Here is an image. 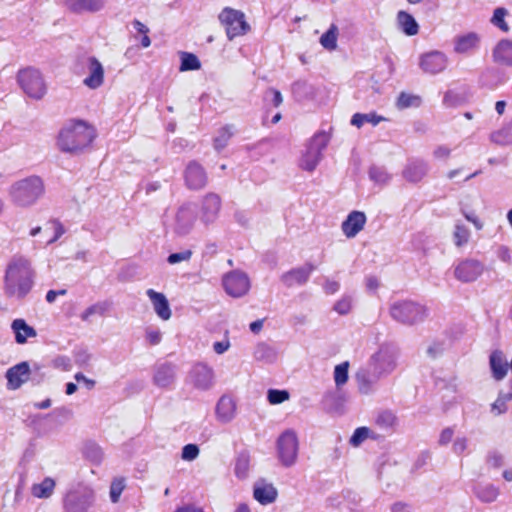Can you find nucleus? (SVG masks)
Instances as JSON below:
<instances>
[{"instance_id":"obj_29","label":"nucleus","mask_w":512,"mask_h":512,"mask_svg":"<svg viewBox=\"0 0 512 512\" xmlns=\"http://www.w3.org/2000/svg\"><path fill=\"white\" fill-rule=\"evenodd\" d=\"M64 3L75 13L97 12L104 6V0H64Z\"/></svg>"},{"instance_id":"obj_5","label":"nucleus","mask_w":512,"mask_h":512,"mask_svg":"<svg viewBox=\"0 0 512 512\" xmlns=\"http://www.w3.org/2000/svg\"><path fill=\"white\" fill-rule=\"evenodd\" d=\"M389 315L399 324L414 326L422 323L428 317V309L416 301L402 299L393 301L389 305Z\"/></svg>"},{"instance_id":"obj_19","label":"nucleus","mask_w":512,"mask_h":512,"mask_svg":"<svg viewBox=\"0 0 512 512\" xmlns=\"http://www.w3.org/2000/svg\"><path fill=\"white\" fill-rule=\"evenodd\" d=\"M31 368L28 362L23 361L9 368L6 372L8 387L18 389L30 380Z\"/></svg>"},{"instance_id":"obj_9","label":"nucleus","mask_w":512,"mask_h":512,"mask_svg":"<svg viewBox=\"0 0 512 512\" xmlns=\"http://www.w3.org/2000/svg\"><path fill=\"white\" fill-rule=\"evenodd\" d=\"M218 19L225 27L226 35L229 40L242 36L250 30V26L245 20V15L240 10L225 7L220 12Z\"/></svg>"},{"instance_id":"obj_37","label":"nucleus","mask_w":512,"mask_h":512,"mask_svg":"<svg viewBox=\"0 0 512 512\" xmlns=\"http://www.w3.org/2000/svg\"><path fill=\"white\" fill-rule=\"evenodd\" d=\"M55 485L56 483L52 478L46 477L41 483L33 484L31 493L34 497L47 499L53 494Z\"/></svg>"},{"instance_id":"obj_56","label":"nucleus","mask_w":512,"mask_h":512,"mask_svg":"<svg viewBox=\"0 0 512 512\" xmlns=\"http://www.w3.org/2000/svg\"><path fill=\"white\" fill-rule=\"evenodd\" d=\"M264 100L269 101L274 107H278L283 102L282 94L279 90L269 88L264 95Z\"/></svg>"},{"instance_id":"obj_57","label":"nucleus","mask_w":512,"mask_h":512,"mask_svg":"<svg viewBox=\"0 0 512 512\" xmlns=\"http://www.w3.org/2000/svg\"><path fill=\"white\" fill-rule=\"evenodd\" d=\"M351 309V297L344 296L334 305V310L340 315H346Z\"/></svg>"},{"instance_id":"obj_49","label":"nucleus","mask_w":512,"mask_h":512,"mask_svg":"<svg viewBox=\"0 0 512 512\" xmlns=\"http://www.w3.org/2000/svg\"><path fill=\"white\" fill-rule=\"evenodd\" d=\"M470 232L469 230L462 224L455 225V231L453 234L454 243L456 246L461 247L466 244L469 240Z\"/></svg>"},{"instance_id":"obj_30","label":"nucleus","mask_w":512,"mask_h":512,"mask_svg":"<svg viewBox=\"0 0 512 512\" xmlns=\"http://www.w3.org/2000/svg\"><path fill=\"white\" fill-rule=\"evenodd\" d=\"M11 329L15 334V341L17 344H24L27 342L28 338L37 336L36 330L21 318L12 321Z\"/></svg>"},{"instance_id":"obj_33","label":"nucleus","mask_w":512,"mask_h":512,"mask_svg":"<svg viewBox=\"0 0 512 512\" xmlns=\"http://www.w3.org/2000/svg\"><path fill=\"white\" fill-rule=\"evenodd\" d=\"M397 22L400 30L407 36H414L419 31V25L415 18L405 11H399Z\"/></svg>"},{"instance_id":"obj_51","label":"nucleus","mask_w":512,"mask_h":512,"mask_svg":"<svg viewBox=\"0 0 512 512\" xmlns=\"http://www.w3.org/2000/svg\"><path fill=\"white\" fill-rule=\"evenodd\" d=\"M289 392L287 390L269 389L267 392V399L270 404H280L289 399Z\"/></svg>"},{"instance_id":"obj_6","label":"nucleus","mask_w":512,"mask_h":512,"mask_svg":"<svg viewBox=\"0 0 512 512\" xmlns=\"http://www.w3.org/2000/svg\"><path fill=\"white\" fill-rule=\"evenodd\" d=\"M96 500L95 491L87 484L71 485L62 499L64 512H89Z\"/></svg>"},{"instance_id":"obj_36","label":"nucleus","mask_w":512,"mask_h":512,"mask_svg":"<svg viewBox=\"0 0 512 512\" xmlns=\"http://www.w3.org/2000/svg\"><path fill=\"white\" fill-rule=\"evenodd\" d=\"M254 358L264 363H273L277 358V352L268 343L260 342L255 347Z\"/></svg>"},{"instance_id":"obj_38","label":"nucleus","mask_w":512,"mask_h":512,"mask_svg":"<svg viewBox=\"0 0 512 512\" xmlns=\"http://www.w3.org/2000/svg\"><path fill=\"white\" fill-rule=\"evenodd\" d=\"M474 493L480 501L491 503L497 499L499 495V489L493 484H480L474 488Z\"/></svg>"},{"instance_id":"obj_4","label":"nucleus","mask_w":512,"mask_h":512,"mask_svg":"<svg viewBox=\"0 0 512 512\" xmlns=\"http://www.w3.org/2000/svg\"><path fill=\"white\" fill-rule=\"evenodd\" d=\"M71 69L78 76L87 74L83 84L90 89H98L104 83V68L95 56L87 53L77 54Z\"/></svg>"},{"instance_id":"obj_47","label":"nucleus","mask_w":512,"mask_h":512,"mask_svg":"<svg viewBox=\"0 0 512 512\" xmlns=\"http://www.w3.org/2000/svg\"><path fill=\"white\" fill-rule=\"evenodd\" d=\"M348 370H349V363L343 362L341 364H338L334 368V381L336 384V387L339 388L347 383L348 381Z\"/></svg>"},{"instance_id":"obj_3","label":"nucleus","mask_w":512,"mask_h":512,"mask_svg":"<svg viewBox=\"0 0 512 512\" xmlns=\"http://www.w3.org/2000/svg\"><path fill=\"white\" fill-rule=\"evenodd\" d=\"M44 193V183L39 176H29L10 186L9 195L12 202L20 207H28Z\"/></svg>"},{"instance_id":"obj_11","label":"nucleus","mask_w":512,"mask_h":512,"mask_svg":"<svg viewBox=\"0 0 512 512\" xmlns=\"http://www.w3.org/2000/svg\"><path fill=\"white\" fill-rule=\"evenodd\" d=\"M299 442L293 430H285L277 439V453L281 464L291 467L298 456Z\"/></svg>"},{"instance_id":"obj_10","label":"nucleus","mask_w":512,"mask_h":512,"mask_svg":"<svg viewBox=\"0 0 512 512\" xmlns=\"http://www.w3.org/2000/svg\"><path fill=\"white\" fill-rule=\"evenodd\" d=\"M398 349L392 343H383L378 350L371 355L368 363L384 376L394 371L397 365Z\"/></svg>"},{"instance_id":"obj_64","label":"nucleus","mask_w":512,"mask_h":512,"mask_svg":"<svg viewBox=\"0 0 512 512\" xmlns=\"http://www.w3.org/2000/svg\"><path fill=\"white\" fill-rule=\"evenodd\" d=\"M89 307H90L93 315L97 314V315L102 316L107 312V310L109 308V304L107 302H98Z\"/></svg>"},{"instance_id":"obj_59","label":"nucleus","mask_w":512,"mask_h":512,"mask_svg":"<svg viewBox=\"0 0 512 512\" xmlns=\"http://www.w3.org/2000/svg\"><path fill=\"white\" fill-rule=\"evenodd\" d=\"M468 447V439L466 437H457L452 445V451L457 454L461 455Z\"/></svg>"},{"instance_id":"obj_55","label":"nucleus","mask_w":512,"mask_h":512,"mask_svg":"<svg viewBox=\"0 0 512 512\" xmlns=\"http://www.w3.org/2000/svg\"><path fill=\"white\" fill-rule=\"evenodd\" d=\"M191 256L192 251L190 249H186L180 252L171 253L167 258V262L171 265H174L182 261L190 260Z\"/></svg>"},{"instance_id":"obj_24","label":"nucleus","mask_w":512,"mask_h":512,"mask_svg":"<svg viewBox=\"0 0 512 512\" xmlns=\"http://www.w3.org/2000/svg\"><path fill=\"white\" fill-rule=\"evenodd\" d=\"M429 170L428 163L421 159L409 160L405 166L402 175L408 182L418 183L427 174Z\"/></svg>"},{"instance_id":"obj_58","label":"nucleus","mask_w":512,"mask_h":512,"mask_svg":"<svg viewBox=\"0 0 512 512\" xmlns=\"http://www.w3.org/2000/svg\"><path fill=\"white\" fill-rule=\"evenodd\" d=\"M486 462L493 468H500L504 463L503 455L497 451H491L488 453Z\"/></svg>"},{"instance_id":"obj_35","label":"nucleus","mask_w":512,"mask_h":512,"mask_svg":"<svg viewBox=\"0 0 512 512\" xmlns=\"http://www.w3.org/2000/svg\"><path fill=\"white\" fill-rule=\"evenodd\" d=\"M83 456L87 461L95 466H99L104 459L102 448L97 443L92 441H88L84 444Z\"/></svg>"},{"instance_id":"obj_17","label":"nucleus","mask_w":512,"mask_h":512,"mask_svg":"<svg viewBox=\"0 0 512 512\" xmlns=\"http://www.w3.org/2000/svg\"><path fill=\"white\" fill-rule=\"evenodd\" d=\"M447 62V57L444 53L431 51L421 55L419 66L423 72L435 75L445 70Z\"/></svg>"},{"instance_id":"obj_16","label":"nucleus","mask_w":512,"mask_h":512,"mask_svg":"<svg viewBox=\"0 0 512 512\" xmlns=\"http://www.w3.org/2000/svg\"><path fill=\"white\" fill-rule=\"evenodd\" d=\"M188 380L195 389L207 391L214 385V370L206 363H196L189 372Z\"/></svg>"},{"instance_id":"obj_61","label":"nucleus","mask_w":512,"mask_h":512,"mask_svg":"<svg viewBox=\"0 0 512 512\" xmlns=\"http://www.w3.org/2000/svg\"><path fill=\"white\" fill-rule=\"evenodd\" d=\"M44 379V373L42 372V366L34 363L31 368L30 380L36 384H39Z\"/></svg>"},{"instance_id":"obj_52","label":"nucleus","mask_w":512,"mask_h":512,"mask_svg":"<svg viewBox=\"0 0 512 512\" xmlns=\"http://www.w3.org/2000/svg\"><path fill=\"white\" fill-rule=\"evenodd\" d=\"M370 429L367 427H358L353 432L350 438V444L354 447L359 446L364 440L369 437Z\"/></svg>"},{"instance_id":"obj_40","label":"nucleus","mask_w":512,"mask_h":512,"mask_svg":"<svg viewBox=\"0 0 512 512\" xmlns=\"http://www.w3.org/2000/svg\"><path fill=\"white\" fill-rule=\"evenodd\" d=\"M422 104V99L419 95L401 92L396 101V107L399 110H404L408 108H417Z\"/></svg>"},{"instance_id":"obj_53","label":"nucleus","mask_w":512,"mask_h":512,"mask_svg":"<svg viewBox=\"0 0 512 512\" xmlns=\"http://www.w3.org/2000/svg\"><path fill=\"white\" fill-rule=\"evenodd\" d=\"M125 488L124 479H114L110 486V500L112 503L119 501L120 495Z\"/></svg>"},{"instance_id":"obj_18","label":"nucleus","mask_w":512,"mask_h":512,"mask_svg":"<svg viewBox=\"0 0 512 512\" xmlns=\"http://www.w3.org/2000/svg\"><path fill=\"white\" fill-rule=\"evenodd\" d=\"M185 182L189 189L199 190L207 183V174L204 168L196 161H191L185 169Z\"/></svg>"},{"instance_id":"obj_2","label":"nucleus","mask_w":512,"mask_h":512,"mask_svg":"<svg viewBox=\"0 0 512 512\" xmlns=\"http://www.w3.org/2000/svg\"><path fill=\"white\" fill-rule=\"evenodd\" d=\"M95 137L91 126L82 120H74L60 130L57 144L61 151L77 154L87 148Z\"/></svg>"},{"instance_id":"obj_50","label":"nucleus","mask_w":512,"mask_h":512,"mask_svg":"<svg viewBox=\"0 0 512 512\" xmlns=\"http://www.w3.org/2000/svg\"><path fill=\"white\" fill-rule=\"evenodd\" d=\"M395 420V415L391 411L385 410L377 415L375 422L380 428L388 429L394 425Z\"/></svg>"},{"instance_id":"obj_12","label":"nucleus","mask_w":512,"mask_h":512,"mask_svg":"<svg viewBox=\"0 0 512 512\" xmlns=\"http://www.w3.org/2000/svg\"><path fill=\"white\" fill-rule=\"evenodd\" d=\"M196 217V205L192 203H185L178 208L174 217V222L170 225V228L177 235H187L192 230Z\"/></svg>"},{"instance_id":"obj_60","label":"nucleus","mask_w":512,"mask_h":512,"mask_svg":"<svg viewBox=\"0 0 512 512\" xmlns=\"http://www.w3.org/2000/svg\"><path fill=\"white\" fill-rule=\"evenodd\" d=\"M52 363L55 368H59L64 371H69L72 367L70 358L63 355L57 356L55 359H53Z\"/></svg>"},{"instance_id":"obj_25","label":"nucleus","mask_w":512,"mask_h":512,"mask_svg":"<svg viewBox=\"0 0 512 512\" xmlns=\"http://www.w3.org/2000/svg\"><path fill=\"white\" fill-rule=\"evenodd\" d=\"M216 417L222 423L231 422L236 414V402L229 395H222L216 404Z\"/></svg>"},{"instance_id":"obj_63","label":"nucleus","mask_w":512,"mask_h":512,"mask_svg":"<svg viewBox=\"0 0 512 512\" xmlns=\"http://www.w3.org/2000/svg\"><path fill=\"white\" fill-rule=\"evenodd\" d=\"M391 512H413V508L406 502L398 501L391 505Z\"/></svg>"},{"instance_id":"obj_13","label":"nucleus","mask_w":512,"mask_h":512,"mask_svg":"<svg viewBox=\"0 0 512 512\" xmlns=\"http://www.w3.org/2000/svg\"><path fill=\"white\" fill-rule=\"evenodd\" d=\"M382 377L384 375L369 363L360 367L355 374L359 392L364 395L373 394L377 390L378 382Z\"/></svg>"},{"instance_id":"obj_44","label":"nucleus","mask_w":512,"mask_h":512,"mask_svg":"<svg viewBox=\"0 0 512 512\" xmlns=\"http://www.w3.org/2000/svg\"><path fill=\"white\" fill-rule=\"evenodd\" d=\"M369 178L376 184L385 185L391 180V175L385 167L373 165L369 169Z\"/></svg>"},{"instance_id":"obj_48","label":"nucleus","mask_w":512,"mask_h":512,"mask_svg":"<svg viewBox=\"0 0 512 512\" xmlns=\"http://www.w3.org/2000/svg\"><path fill=\"white\" fill-rule=\"evenodd\" d=\"M507 15V10L503 7H498L494 10L491 22L503 32H508L509 26L504 18Z\"/></svg>"},{"instance_id":"obj_26","label":"nucleus","mask_w":512,"mask_h":512,"mask_svg":"<svg viewBox=\"0 0 512 512\" xmlns=\"http://www.w3.org/2000/svg\"><path fill=\"white\" fill-rule=\"evenodd\" d=\"M492 57L495 63L512 67V40H500L493 49Z\"/></svg>"},{"instance_id":"obj_21","label":"nucleus","mask_w":512,"mask_h":512,"mask_svg":"<svg viewBox=\"0 0 512 512\" xmlns=\"http://www.w3.org/2000/svg\"><path fill=\"white\" fill-rule=\"evenodd\" d=\"M314 270L315 266L311 263H307L302 267L291 269L290 271L282 274L281 281L286 287L303 285L308 281L311 273Z\"/></svg>"},{"instance_id":"obj_1","label":"nucleus","mask_w":512,"mask_h":512,"mask_svg":"<svg viewBox=\"0 0 512 512\" xmlns=\"http://www.w3.org/2000/svg\"><path fill=\"white\" fill-rule=\"evenodd\" d=\"M36 272L30 259L14 255L8 262L4 275V293L9 298L24 299L32 290Z\"/></svg>"},{"instance_id":"obj_8","label":"nucleus","mask_w":512,"mask_h":512,"mask_svg":"<svg viewBox=\"0 0 512 512\" xmlns=\"http://www.w3.org/2000/svg\"><path fill=\"white\" fill-rule=\"evenodd\" d=\"M17 80L26 95L35 100H40L46 94L47 88L39 70L28 67L20 70Z\"/></svg>"},{"instance_id":"obj_32","label":"nucleus","mask_w":512,"mask_h":512,"mask_svg":"<svg viewBox=\"0 0 512 512\" xmlns=\"http://www.w3.org/2000/svg\"><path fill=\"white\" fill-rule=\"evenodd\" d=\"M479 36L474 32L467 33L465 35L458 36L455 39L454 50L457 53H467L475 48L479 44Z\"/></svg>"},{"instance_id":"obj_28","label":"nucleus","mask_w":512,"mask_h":512,"mask_svg":"<svg viewBox=\"0 0 512 512\" xmlns=\"http://www.w3.org/2000/svg\"><path fill=\"white\" fill-rule=\"evenodd\" d=\"M147 296L153 304L154 311L162 320H168L171 317V309L166 296L163 293L153 289L146 291Z\"/></svg>"},{"instance_id":"obj_15","label":"nucleus","mask_w":512,"mask_h":512,"mask_svg":"<svg viewBox=\"0 0 512 512\" xmlns=\"http://www.w3.org/2000/svg\"><path fill=\"white\" fill-rule=\"evenodd\" d=\"M226 293L234 298L244 296L250 289L248 276L238 270L227 273L222 280Z\"/></svg>"},{"instance_id":"obj_23","label":"nucleus","mask_w":512,"mask_h":512,"mask_svg":"<svg viewBox=\"0 0 512 512\" xmlns=\"http://www.w3.org/2000/svg\"><path fill=\"white\" fill-rule=\"evenodd\" d=\"M221 208V198L215 193H208L202 201V216L204 223H212L216 220Z\"/></svg>"},{"instance_id":"obj_27","label":"nucleus","mask_w":512,"mask_h":512,"mask_svg":"<svg viewBox=\"0 0 512 512\" xmlns=\"http://www.w3.org/2000/svg\"><path fill=\"white\" fill-rule=\"evenodd\" d=\"M489 365L495 380L500 381L505 378L509 369V363L502 351L495 350L490 354Z\"/></svg>"},{"instance_id":"obj_39","label":"nucleus","mask_w":512,"mask_h":512,"mask_svg":"<svg viewBox=\"0 0 512 512\" xmlns=\"http://www.w3.org/2000/svg\"><path fill=\"white\" fill-rule=\"evenodd\" d=\"M386 120L383 116L378 115L376 112L370 113H355L350 123L358 128L362 127L365 123H370L373 126L378 125L380 122Z\"/></svg>"},{"instance_id":"obj_46","label":"nucleus","mask_w":512,"mask_h":512,"mask_svg":"<svg viewBox=\"0 0 512 512\" xmlns=\"http://www.w3.org/2000/svg\"><path fill=\"white\" fill-rule=\"evenodd\" d=\"M321 45L327 50H334L337 46V27H331L320 37Z\"/></svg>"},{"instance_id":"obj_14","label":"nucleus","mask_w":512,"mask_h":512,"mask_svg":"<svg viewBox=\"0 0 512 512\" xmlns=\"http://www.w3.org/2000/svg\"><path fill=\"white\" fill-rule=\"evenodd\" d=\"M484 264L473 258L460 260L454 266V276L462 283H470L476 281L484 272Z\"/></svg>"},{"instance_id":"obj_7","label":"nucleus","mask_w":512,"mask_h":512,"mask_svg":"<svg viewBox=\"0 0 512 512\" xmlns=\"http://www.w3.org/2000/svg\"><path fill=\"white\" fill-rule=\"evenodd\" d=\"M329 140L330 137L326 132H318L310 139L300 159V167L303 170L312 172L316 169Z\"/></svg>"},{"instance_id":"obj_31","label":"nucleus","mask_w":512,"mask_h":512,"mask_svg":"<svg viewBox=\"0 0 512 512\" xmlns=\"http://www.w3.org/2000/svg\"><path fill=\"white\" fill-rule=\"evenodd\" d=\"M512 401V379L509 380L508 387L501 389L498 393L497 399L491 404V412L494 415H501L507 412V403Z\"/></svg>"},{"instance_id":"obj_54","label":"nucleus","mask_w":512,"mask_h":512,"mask_svg":"<svg viewBox=\"0 0 512 512\" xmlns=\"http://www.w3.org/2000/svg\"><path fill=\"white\" fill-rule=\"evenodd\" d=\"M199 452L200 450L198 445L192 443L186 444L182 448L181 458L185 461H193L198 457Z\"/></svg>"},{"instance_id":"obj_22","label":"nucleus","mask_w":512,"mask_h":512,"mask_svg":"<svg viewBox=\"0 0 512 512\" xmlns=\"http://www.w3.org/2000/svg\"><path fill=\"white\" fill-rule=\"evenodd\" d=\"M366 220L367 218L364 212H350L341 225L344 235L347 238H354L364 228Z\"/></svg>"},{"instance_id":"obj_62","label":"nucleus","mask_w":512,"mask_h":512,"mask_svg":"<svg viewBox=\"0 0 512 512\" xmlns=\"http://www.w3.org/2000/svg\"><path fill=\"white\" fill-rule=\"evenodd\" d=\"M52 225H53V229H54V236L47 241V244L54 243L65 233V229L59 221H56V220L52 221Z\"/></svg>"},{"instance_id":"obj_20","label":"nucleus","mask_w":512,"mask_h":512,"mask_svg":"<svg viewBox=\"0 0 512 512\" xmlns=\"http://www.w3.org/2000/svg\"><path fill=\"white\" fill-rule=\"evenodd\" d=\"M177 373V366L171 362H163L155 366L153 382L160 388L171 386Z\"/></svg>"},{"instance_id":"obj_34","label":"nucleus","mask_w":512,"mask_h":512,"mask_svg":"<svg viewBox=\"0 0 512 512\" xmlns=\"http://www.w3.org/2000/svg\"><path fill=\"white\" fill-rule=\"evenodd\" d=\"M253 495L260 504L266 505L276 500L277 490L272 484L255 485Z\"/></svg>"},{"instance_id":"obj_45","label":"nucleus","mask_w":512,"mask_h":512,"mask_svg":"<svg viewBox=\"0 0 512 512\" xmlns=\"http://www.w3.org/2000/svg\"><path fill=\"white\" fill-rule=\"evenodd\" d=\"M232 128L233 126L226 125L219 130L218 136L214 138V148L217 151H221L227 146L229 139L233 135Z\"/></svg>"},{"instance_id":"obj_41","label":"nucleus","mask_w":512,"mask_h":512,"mask_svg":"<svg viewBox=\"0 0 512 512\" xmlns=\"http://www.w3.org/2000/svg\"><path fill=\"white\" fill-rule=\"evenodd\" d=\"M180 67L179 70L184 71H195L201 68V62L199 58L190 52H181L180 53Z\"/></svg>"},{"instance_id":"obj_43","label":"nucleus","mask_w":512,"mask_h":512,"mask_svg":"<svg viewBox=\"0 0 512 512\" xmlns=\"http://www.w3.org/2000/svg\"><path fill=\"white\" fill-rule=\"evenodd\" d=\"M249 467H250L249 454L246 452L239 453L236 458V462H235V468H234L235 475L239 479L246 478L248 475Z\"/></svg>"},{"instance_id":"obj_42","label":"nucleus","mask_w":512,"mask_h":512,"mask_svg":"<svg viewBox=\"0 0 512 512\" xmlns=\"http://www.w3.org/2000/svg\"><path fill=\"white\" fill-rule=\"evenodd\" d=\"M490 139L498 145H509L512 143V122L504 126L502 129L491 134Z\"/></svg>"}]
</instances>
